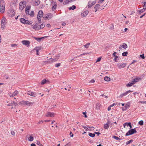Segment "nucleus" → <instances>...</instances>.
Returning <instances> with one entry per match:
<instances>
[{
    "mask_svg": "<svg viewBox=\"0 0 146 146\" xmlns=\"http://www.w3.org/2000/svg\"><path fill=\"white\" fill-rule=\"evenodd\" d=\"M137 131L135 128L129 130L126 134L125 136H127L136 133Z\"/></svg>",
    "mask_w": 146,
    "mask_h": 146,
    "instance_id": "nucleus-4",
    "label": "nucleus"
},
{
    "mask_svg": "<svg viewBox=\"0 0 146 146\" xmlns=\"http://www.w3.org/2000/svg\"><path fill=\"white\" fill-rule=\"evenodd\" d=\"M35 50H36V54L39 55V48L37 47H36L35 48Z\"/></svg>",
    "mask_w": 146,
    "mask_h": 146,
    "instance_id": "nucleus-36",
    "label": "nucleus"
},
{
    "mask_svg": "<svg viewBox=\"0 0 146 146\" xmlns=\"http://www.w3.org/2000/svg\"><path fill=\"white\" fill-rule=\"evenodd\" d=\"M104 80H105L108 82L110 80V77L108 76L105 77L104 78Z\"/></svg>",
    "mask_w": 146,
    "mask_h": 146,
    "instance_id": "nucleus-35",
    "label": "nucleus"
},
{
    "mask_svg": "<svg viewBox=\"0 0 146 146\" xmlns=\"http://www.w3.org/2000/svg\"><path fill=\"white\" fill-rule=\"evenodd\" d=\"M126 126H129L130 129L132 128V126L131 124V123L130 122L129 123H125L123 124V127H125Z\"/></svg>",
    "mask_w": 146,
    "mask_h": 146,
    "instance_id": "nucleus-26",
    "label": "nucleus"
},
{
    "mask_svg": "<svg viewBox=\"0 0 146 146\" xmlns=\"http://www.w3.org/2000/svg\"><path fill=\"white\" fill-rule=\"evenodd\" d=\"M53 16V15L51 13H48V14L46 17V18L47 19L48 18H51Z\"/></svg>",
    "mask_w": 146,
    "mask_h": 146,
    "instance_id": "nucleus-27",
    "label": "nucleus"
},
{
    "mask_svg": "<svg viewBox=\"0 0 146 146\" xmlns=\"http://www.w3.org/2000/svg\"><path fill=\"white\" fill-rule=\"evenodd\" d=\"M135 84L134 82H132V81L131 82H129L126 84V86L127 87H130L133 84Z\"/></svg>",
    "mask_w": 146,
    "mask_h": 146,
    "instance_id": "nucleus-29",
    "label": "nucleus"
},
{
    "mask_svg": "<svg viewBox=\"0 0 146 146\" xmlns=\"http://www.w3.org/2000/svg\"><path fill=\"white\" fill-rule=\"evenodd\" d=\"M28 22H29V21L27 20H26L25 23V24H27L29 25H31L32 23H28Z\"/></svg>",
    "mask_w": 146,
    "mask_h": 146,
    "instance_id": "nucleus-50",
    "label": "nucleus"
},
{
    "mask_svg": "<svg viewBox=\"0 0 146 146\" xmlns=\"http://www.w3.org/2000/svg\"><path fill=\"white\" fill-rule=\"evenodd\" d=\"M9 12H8V15L10 17H13L15 15V12L13 10H11L9 11Z\"/></svg>",
    "mask_w": 146,
    "mask_h": 146,
    "instance_id": "nucleus-15",
    "label": "nucleus"
},
{
    "mask_svg": "<svg viewBox=\"0 0 146 146\" xmlns=\"http://www.w3.org/2000/svg\"><path fill=\"white\" fill-rule=\"evenodd\" d=\"M146 10V9L143 8L142 9L138 10V12H139V14H141V13L144 12Z\"/></svg>",
    "mask_w": 146,
    "mask_h": 146,
    "instance_id": "nucleus-31",
    "label": "nucleus"
},
{
    "mask_svg": "<svg viewBox=\"0 0 146 146\" xmlns=\"http://www.w3.org/2000/svg\"><path fill=\"white\" fill-rule=\"evenodd\" d=\"M130 106V103L129 102H127L125 105V106L124 107L122 108V110L123 111L126 110L127 109L129 108Z\"/></svg>",
    "mask_w": 146,
    "mask_h": 146,
    "instance_id": "nucleus-10",
    "label": "nucleus"
},
{
    "mask_svg": "<svg viewBox=\"0 0 146 146\" xmlns=\"http://www.w3.org/2000/svg\"><path fill=\"white\" fill-rule=\"evenodd\" d=\"M95 3V1L91 2L90 1H89L88 3V6L89 8H90Z\"/></svg>",
    "mask_w": 146,
    "mask_h": 146,
    "instance_id": "nucleus-21",
    "label": "nucleus"
},
{
    "mask_svg": "<svg viewBox=\"0 0 146 146\" xmlns=\"http://www.w3.org/2000/svg\"><path fill=\"white\" fill-rule=\"evenodd\" d=\"M121 47L124 49L126 48L127 47V44L125 43H123L122 45H121Z\"/></svg>",
    "mask_w": 146,
    "mask_h": 146,
    "instance_id": "nucleus-34",
    "label": "nucleus"
},
{
    "mask_svg": "<svg viewBox=\"0 0 146 146\" xmlns=\"http://www.w3.org/2000/svg\"><path fill=\"white\" fill-rule=\"evenodd\" d=\"M29 14L30 16H32V17H33V16L34 15V11H31V13Z\"/></svg>",
    "mask_w": 146,
    "mask_h": 146,
    "instance_id": "nucleus-45",
    "label": "nucleus"
},
{
    "mask_svg": "<svg viewBox=\"0 0 146 146\" xmlns=\"http://www.w3.org/2000/svg\"><path fill=\"white\" fill-rule=\"evenodd\" d=\"M83 113L84 114V115L85 116V117H87V115H86V112H83Z\"/></svg>",
    "mask_w": 146,
    "mask_h": 146,
    "instance_id": "nucleus-62",
    "label": "nucleus"
},
{
    "mask_svg": "<svg viewBox=\"0 0 146 146\" xmlns=\"http://www.w3.org/2000/svg\"><path fill=\"white\" fill-rule=\"evenodd\" d=\"M69 0H65L64 2V3H65V4H66L69 3Z\"/></svg>",
    "mask_w": 146,
    "mask_h": 146,
    "instance_id": "nucleus-48",
    "label": "nucleus"
},
{
    "mask_svg": "<svg viewBox=\"0 0 146 146\" xmlns=\"http://www.w3.org/2000/svg\"><path fill=\"white\" fill-rule=\"evenodd\" d=\"M101 58L100 57H99L98 58H97L96 62H99L101 60Z\"/></svg>",
    "mask_w": 146,
    "mask_h": 146,
    "instance_id": "nucleus-52",
    "label": "nucleus"
},
{
    "mask_svg": "<svg viewBox=\"0 0 146 146\" xmlns=\"http://www.w3.org/2000/svg\"><path fill=\"white\" fill-rule=\"evenodd\" d=\"M39 25L37 23L35 24L34 25H32L31 27L33 29L35 30H39Z\"/></svg>",
    "mask_w": 146,
    "mask_h": 146,
    "instance_id": "nucleus-19",
    "label": "nucleus"
},
{
    "mask_svg": "<svg viewBox=\"0 0 146 146\" xmlns=\"http://www.w3.org/2000/svg\"><path fill=\"white\" fill-rule=\"evenodd\" d=\"M43 12L42 11H39L38 13L37 18L40 17V18H41L43 16Z\"/></svg>",
    "mask_w": 146,
    "mask_h": 146,
    "instance_id": "nucleus-17",
    "label": "nucleus"
},
{
    "mask_svg": "<svg viewBox=\"0 0 146 146\" xmlns=\"http://www.w3.org/2000/svg\"><path fill=\"white\" fill-rule=\"evenodd\" d=\"M60 63H56L55 64V66L56 67H58L60 66Z\"/></svg>",
    "mask_w": 146,
    "mask_h": 146,
    "instance_id": "nucleus-47",
    "label": "nucleus"
},
{
    "mask_svg": "<svg viewBox=\"0 0 146 146\" xmlns=\"http://www.w3.org/2000/svg\"><path fill=\"white\" fill-rule=\"evenodd\" d=\"M7 23V19L4 17H3L1 19V28L2 29H4L5 28V26Z\"/></svg>",
    "mask_w": 146,
    "mask_h": 146,
    "instance_id": "nucleus-2",
    "label": "nucleus"
},
{
    "mask_svg": "<svg viewBox=\"0 0 146 146\" xmlns=\"http://www.w3.org/2000/svg\"><path fill=\"white\" fill-rule=\"evenodd\" d=\"M140 80L141 78H134L133 80L132 81V82H134V83H135L138 82L139 80Z\"/></svg>",
    "mask_w": 146,
    "mask_h": 146,
    "instance_id": "nucleus-28",
    "label": "nucleus"
},
{
    "mask_svg": "<svg viewBox=\"0 0 146 146\" xmlns=\"http://www.w3.org/2000/svg\"><path fill=\"white\" fill-rule=\"evenodd\" d=\"M5 1L4 0H0V12L1 13H3L5 10Z\"/></svg>",
    "mask_w": 146,
    "mask_h": 146,
    "instance_id": "nucleus-1",
    "label": "nucleus"
},
{
    "mask_svg": "<svg viewBox=\"0 0 146 146\" xmlns=\"http://www.w3.org/2000/svg\"><path fill=\"white\" fill-rule=\"evenodd\" d=\"M89 11L88 10H86L85 9L84 10V12L81 14L82 16L83 17L86 16L88 14Z\"/></svg>",
    "mask_w": 146,
    "mask_h": 146,
    "instance_id": "nucleus-22",
    "label": "nucleus"
},
{
    "mask_svg": "<svg viewBox=\"0 0 146 146\" xmlns=\"http://www.w3.org/2000/svg\"><path fill=\"white\" fill-rule=\"evenodd\" d=\"M95 134H96L98 135H99L100 134V133L99 132H95Z\"/></svg>",
    "mask_w": 146,
    "mask_h": 146,
    "instance_id": "nucleus-64",
    "label": "nucleus"
},
{
    "mask_svg": "<svg viewBox=\"0 0 146 146\" xmlns=\"http://www.w3.org/2000/svg\"><path fill=\"white\" fill-rule=\"evenodd\" d=\"M112 137L116 140H118V139H119V138L118 137L116 136H113Z\"/></svg>",
    "mask_w": 146,
    "mask_h": 146,
    "instance_id": "nucleus-46",
    "label": "nucleus"
},
{
    "mask_svg": "<svg viewBox=\"0 0 146 146\" xmlns=\"http://www.w3.org/2000/svg\"><path fill=\"white\" fill-rule=\"evenodd\" d=\"M138 123L140 125H142L143 124V120H141L139 121Z\"/></svg>",
    "mask_w": 146,
    "mask_h": 146,
    "instance_id": "nucleus-44",
    "label": "nucleus"
},
{
    "mask_svg": "<svg viewBox=\"0 0 146 146\" xmlns=\"http://www.w3.org/2000/svg\"><path fill=\"white\" fill-rule=\"evenodd\" d=\"M128 54V52L127 51L123 52L122 55L123 56H126Z\"/></svg>",
    "mask_w": 146,
    "mask_h": 146,
    "instance_id": "nucleus-40",
    "label": "nucleus"
},
{
    "mask_svg": "<svg viewBox=\"0 0 146 146\" xmlns=\"http://www.w3.org/2000/svg\"><path fill=\"white\" fill-rule=\"evenodd\" d=\"M116 105V104L114 103H113V104H112L110 106V107H111Z\"/></svg>",
    "mask_w": 146,
    "mask_h": 146,
    "instance_id": "nucleus-59",
    "label": "nucleus"
},
{
    "mask_svg": "<svg viewBox=\"0 0 146 146\" xmlns=\"http://www.w3.org/2000/svg\"><path fill=\"white\" fill-rule=\"evenodd\" d=\"M45 24H44V23H42V24L40 25V26H39V30L45 27Z\"/></svg>",
    "mask_w": 146,
    "mask_h": 146,
    "instance_id": "nucleus-38",
    "label": "nucleus"
},
{
    "mask_svg": "<svg viewBox=\"0 0 146 146\" xmlns=\"http://www.w3.org/2000/svg\"><path fill=\"white\" fill-rule=\"evenodd\" d=\"M17 46V45L15 44H12L11 45V46L12 47H15Z\"/></svg>",
    "mask_w": 146,
    "mask_h": 146,
    "instance_id": "nucleus-54",
    "label": "nucleus"
},
{
    "mask_svg": "<svg viewBox=\"0 0 146 146\" xmlns=\"http://www.w3.org/2000/svg\"><path fill=\"white\" fill-rule=\"evenodd\" d=\"M33 38L36 40L38 41H40L43 38V37H41V38H38V37H33Z\"/></svg>",
    "mask_w": 146,
    "mask_h": 146,
    "instance_id": "nucleus-30",
    "label": "nucleus"
},
{
    "mask_svg": "<svg viewBox=\"0 0 146 146\" xmlns=\"http://www.w3.org/2000/svg\"><path fill=\"white\" fill-rule=\"evenodd\" d=\"M29 137H28V139L29 141H32L34 140V137L32 135H29Z\"/></svg>",
    "mask_w": 146,
    "mask_h": 146,
    "instance_id": "nucleus-24",
    "label": "nucleus"
},
{
    "mask_svg": "<svg viewBox=\"0 0 146 146\" xmlns=\"http://www.w3.org/2000/svg\"><path fill=\"white\" fill-rule=\"evenodd\" d=\"M44 122V120H41L38 122V124L42 123Z\"/></svg>",
    "mask_w": 146,
    "mask_h": 146,
    "instance_id": "nucleus-55",
    "label": "nucleus"
},
{
    "mask_svg": "<svg viewBox=\"0 0 146 146\" xmlns=\"http://www.w3.org/2000/svg\"><path fill=\"white\" fill-rule=\"evenodd\" d=\"M32 4L34 6H37L40 3L39 0H32L31 2Z\"/></svg>",
    "mask_w": 146,
    "mask_h": 146,
    "instance_id": "nucleus-6",
    "label": "nucleus"
},
{
    "mask_svg": "<svg viewBox=\"0 0 146 146\" xmlns=\"http://www.w3.org/2000/svg\"><path fill=\"white\" fill-rule=\"evenodd\" d=\"M90 44V43H88L84 45V46L86 48H88Z\"/></svg>",
    "mask_w": 146,
    "mask_h": 146,
    "instance_id": "nucleus-42",
    "label": "nucleus"
},
{
    "mask_svg": "<svg viewBox=\"0 0 146 146\" xmlns=\"http://www.w3.org/2000/svg\"><path fill=\"white\" fill-rule=\"evenodd\" d=\"M76 8V7L74 5H73L72 6V7H69L68 9L70 10H73L74 9H75Z\"/></svg>",
    "mask_w": 146,
    "mask_h": 146,
    "instance_id": "nucleus-33",
    "label": "nucleus"
},
{
    "mask_svg": "<svg viewBox=\"0 0 146 146\" xmlns=\"http://www.w3.org/2000/svg\"><path fill=\"white\" fill-rule=\"evenodd\" d=\"M11 133L13 135H15V133L14 131H11Z\"/></svg>",
    "mask_w": 146,
    "mask_h": 146,
    "instance_id": "nucleus-56",
    "label": "nucleus"
},
{
    "mask_svg": "<svg viewBox=\"0 0 146 146\" xmlns=\"http://www.w3.org/2000/svg\"><path fill=\"white\" fill-rule=\"evenodd\" d=\"M22 43L25 45H27V46H29L30 42L29 41L26 40H23Z\"/></svg>",
    "mask_w": 146,
    "mask_h": 146,
    "instance_id": "nucleus-20",
    "label": "nucleus"
},
{
    "mask_svg": "<svg viewBox=\"0 0 146 146\" xmlns=\"http://www.w3.org/2000/svg\"><path fill=\"white\" fill-rule=\"evenodd\" d=\"M18 92L17 90H15L13 93H12L11 92L8 93V94L10 97H12L17 96L18 94Z\"/></svg>",
    "mask_w": 146,
    "mask_h": 146,
    "instance_id": "nucleus-7",
    "label": "nucleus"
},
{
    "mask_svg": "<svg viewBox=\"0 0 146 146\" xmlns=\"http://www.w3.org/2000/svg\"><path fill=\"white\" fill-rule=\"evenodd\" d=\"M100 5L99 4H97L94 7L95 9H98L100 7Z\"/></svg>",
    "mask_w": 146,
    "mask_h": 146,
    "instance_id": "nucleus-39",
    "label": "nucleus"
},
{
    "mask_svg": "<svg viewBox=\"0 0 146 146\" xmlns=\"http://www.w3.org/2000/svg\"><path fill=\"white\" fill-rule=\"evenodd\" d=\"M110 123V121L109 120H108L107 123L104 125V129H108L109 127V124Z\"/></svg>",
    "mask_w": 146,
    "mask_h": 146,
    "instance_id": "nucleus-16",
    "label": "nucleus"
},
{
    "mask_svg": "<svg viewBox=\"0 0 146 146\" xmlns=\"http://www.w3.org/2000/svg\"><path fill=\"white\" fill-rule=\"evenodd\" d=\"M111 107H110V106H109L108 108V111H109L111 109Z\"/></svg>",
    "mask_w": 146,
    "mask_h": 146,
    "instance_id": "nucleus-63",
    "label": "nucleus"
},
{
    "mask_svg": "<svg viewBox=\"0 0 146 146\" xmlns=\"http://www.w3.org/2000/svg\"><path fill=\"white\" fill-rule=\"evenodd\" d=\"M47 81L46 80L44 79L42 81L41 84H45Z\"/></svg>",
    "mask_w": 146,
    "mask_h": 146,
    "instance_id": "nucleus-41",
    "label": "nucleus"
},
{
    "mask_svg": "<svg viewBox=\"0 0 146 146\" xmlns=\"http://www.w3.org/2000/svg\"><path fill=\"white\" fill-rule=\"evenodd\" d=\"M146 14V13H144L140 17V18H142Z\"/></svg>",
    "mask_w": 146,
    "mask_h": 146,
    "instance_id": "nucleus-60",
    "label": "nucleus"
},
{
    "mask_svg": "<svg viewBox=\"0 0 146 146\" xmlns=\"http://www.w3.org/2000/svg\"><path fill=\"white\" fill-rule=\"evenodd\" d=\"M27 94L30 96H33L34 97H36L37 96V95L34 92H31L30 91H29L28 92Z\"/></svg>",
    "mask_w": 146,
    "mask_h": 146,
    "instance_id": "nucleus-18",
    "label": "nucleus"
},
{
    "mask_svg": "<svg viewBox=\"0 0 146 146\" xmlns=\"http://www.w3.org/2000/svg\"><path fill=\"white\" fill-rule=\"evenodd\" d=\"M36 144L38 145H40V142L39 141H37V142L36 143Z\"/></svg>",
    "mask_w": 146,
    "mask_h": 146,
    "instance_id": "nucleus-57",
    "label": "nucleus"
},
{
    "mask_svg": "<svg viewBox=\"0 0 146 146\" xmlns=\"http://www.w3.org/2000/svg\"><path fill=\"white\" fill-rule=\"evenodd\" d=\"M133 141L132 139L126 142V144L127 145L132 142Z\"/></svg>",
    "mask_w": 146,
    "mask_h": 146,
    "instance_id": "nucleus-43",
    "label": "nucleus"
},
{
    "mask_svg": "<svg viewBox=\"0 0 146 146\" xmlns=\"http://www.w3.org/2000/svg\"><path fill=\"white\" fill-rule=\"evenodd\" d=\"M20 22L23 24H25V23L26 20L24 18H21L20 19Z\"/></svg>",
    "mask_w": 146,
    "mask_h": 146,
    "instance_id": "nucleus-32",
    "label": "nucleus"
},
{
    "mask_svg": "<svg viewBox=\"0 0 146 146\" xmlns=\"http://www.w3.org/2000/svg\"><path fill=\"white\" fill-rule=\"evenodd\" d=\"M117 53L116 52H113V56L114 57V58L113 59V60L115 62H117L119 60L118 59V56H117L116 55V54Z\"/></svg>",
    "mask_w": 146,
    "mask_h": 146,
    "instance_id": "nucleus-12",
    "label": "nucleus"
},
{
    "mask_svg": "<svg viewBox=\"0 0 146 146\" xmlns=\"http://www.w3.org/2000/svg\"><path fill=\"white\" fill-rule=\"evenodd\" d=\"M143 6L144 7L143 8L146 9V2H144V5H143Z\"/></svg>",
    "mask_w": 146,
    "mask_h": 146,
    "instance_id": "nucleus-51",
    "label": "nucleus"
},
{
    "mask_svg": "<svg viewBox=\"0 0 146 146\" xmlns=\"http://www.w3.org/2000/svg\"><path fill=\"white\" fill-rule=\"evenodd\" d=\"M52 10L53 11H54L56 10L57 7L56 3V2H53V1L51 2V4H52Z\"/></svg>",
    "mask_w": 146,
    "mask_h": 146,
    "instance_id": "nucleus-11",
    "label": "nucleus"
},
{
    "mask_svg": "<svg viewBox=\"0 0 146 146\" xmlns=\"http://www.w3.org/2000/svg\"><path fill=\"white\" fill-rule=\"evenodd\" d=\"M13 103L14 104V105L15 106H16L17 105V104L16 102H15L14 101H13Z\"/></svg>",
    "mask_w": 146,
    "mask_h": 146,
    "instance_id": "nucleus-58",
    "label": "nucleus"
},
{
    "mask_svg": "<svg viewBox=\"0 0 146 146\" xmlns=\"http://www.w3.org/2000/svg\"><path fill=\"white\" fill-rule=\"evenodd\" d=\"M37 19H38V23H40L41 22V18H40V17L39 18H37Z\"/></svg>",
    "mask_w": 146,
    "mask_h": 146,
    "instance_id": "nucleus-49",
    "label": "nucleus"
},
{
    "mask_svg": "<svg viewBox=\"0 0 146 146\" xmlns=\"http://www.w3.org/2000/svg\"><path fill=\"white\" fill-rule=\"evenodd\" d=\"M70 136L71 137H72L73 136V134L72 133V132H71L70 133Z\"/></svg>",
    "mask_w": 146,
    "mask_h": 146,
    "instance_id": "nucleus-61",
    "label": "nucleus"
},
{
    "mask_svg": "<svg viewBox=\"0 0 146 146\" xmlns=\"http://www.w3.org/2000/svg\"><path fill=\"white\" fill-rule=\"evenodd\" d=\"M33 103L32 102H30L28 101H25L23 100L21 102H20L19 104H23L24 105H28L29 106H30V105H33Z\"/></svg>",
    "mask_w": 146,
    "mask_h": 146,
    "instance_id": "nucleus-5",
    "label": "nucleus"
},
{
    "mask_svg": "<svg viewBox=\"0 0 146 146\" xmlns=\"http://www.w3.org/2000/svg\"><path fill=\"white\" fill-rule=\"evenodd\" d=\"M31 6L30 5H27L25 8V13L27 15H29V11L30 9Z\"/></svg>",
    "mask_w": 146,
    "mask_h": 146,
    "instance_id": "nucleus-14",
    "label": "nucleus"
},
{
    "mask_svg": "<svg viewBox=\"0 0 146 146\" xmlns=\"http://www.w3.org/2000/svg\"><path fill=\"white\" fill-rule=\"evenodd\" d=\"M132 92V91L130 90L127 91L124 93L121 94L119 96V98H121L123 96H126L129 93L131 92Z\"/></svg>",
    "mask_w": 146,
    "mask_h": 146,
    "instance_id": "nucleus-8",
    "label": "nucleus"
},
{
    "mask_svg": "<svg viewBox=\"0 0 146 146\" xmlns=\"http://www.w3.org/2000/svg\"><path fill=\"white\" fill-rule=\"evenodd\" d=\"M140 56L142 59H144L145 58V56H144V54H141L140 55Z\"/></svg>",
    "mask_w": 146,
    "mask_h": 146,
    "instance_id": "nucleus-53",
    "label": "nucleus"
},
{
    "mask_svg": "<svg viewBox=\"0 0 146 146\" xmlns=\"http://www.w3.org/2000/svg\"><path fill=\"white\" fill-rule=\"evenodd\" d=\"M88 135L92 137H94L95 136V134L92 133H89Z\"/></svg>",
    "mask_w": 146,
    "mask_h": 146,
    "instance_id": "nucleus-37",
    "label": "nucleus"
},
{
    "mask_svg": "<svg viewBox=\"0 0 146 146\" xmlns=\"http://www.w3.org/2000/svg\"><path fill=\"white\" fill-rule=\"evenodd\" d=\"M82 126L83 128H84L85 129L86 131H87V130H89L91 129H94V128L93 127H90L88 126V127H86L85 126H83V125H82Z\"/></svg>",
    "mask_w": 146,
    "mask_h": 146,
    "instance_id": "nucleus-23",
    "label": "nucleus"
},
{
    "mask_svg": "<svg viewBox=\"0 0 146 146\" xmlns=\"http://www.w3.org/2000/svg\"><path fill=\"white\" fill-rule=\"evenodd\" d=\"M59 55L56 56V58H54L52 59L51 58V60L52 62H54L57 61L58 59L59 58Z\"/></svg>",
    "mask_w": 146,
    "mask_h": 146,
    "instance_id": "nucleus-25",
    "label": "nucleus"
},
{
    "mask_svg": "<svg viewBox=\"0 0 146 146\" xmlns=\"http://www.w3.org/2000/svg\"><path fill=\"white\" fill-rule=\"evenodd\" d=\"M126 65V63H118L117 64L118 68L119 69L125 67Z\"/></svg>",
    "mask_w": 146,
    "mask_h": 146,
    "instance_id": "nucleus-9",
    "label": "nucleus"
},
{
    "mask_svg": "<svg viewBox=\"0 0 146 146\" xmlns=\"http://www.w3.org/2000/svg\"><path fill=\"white\" fill-rule=\"evenodd\" d=\"M54 115L55 113H54L48 112L45 116L46 117H52L54 116Z\"/></svg>",
    "mask_w": 146,
    "mask_h": 146,
    "instance_id": "nucleus-13",
    "label": "nucleus"
},
{
    "mask_svg": "<svg viewBox=\"0 0 146 146\" xmlns=\"http://www.w3.org/2000/svg\"><path fill=\"white\" fill-rule=\"evenodd\" d=\"M26 5V2L25 1H23L19 3V9L20 10H23Z\"/></svg>",
    "mask_w": 146,
    "mask_h": 146,
    "instance_id": "nucleus-3",
    "label": "nucleus"
}]
</instances>
